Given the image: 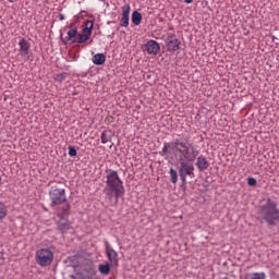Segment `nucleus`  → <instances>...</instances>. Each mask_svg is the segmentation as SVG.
Here are the masks:
<instances>
[{"mask_svg":"<svg viewBox=\"0 0 279 279\" xmlns=\"http://www.w3.org/2000/svg\"><path fill=\"white\" fill-rule=\"evenodd\" d=\"M9 3H16V0H8Z\"/></svg>","mask_w":279,"mask_h":279,"instance_id":"obj_31","label":"nucleus"},{"mask_svg":"<svg viewBox=\"0 0 279 279\" xmlns=\"http://www.w3.org/2000/svg\"><path fill=\"white\" fill-rule=\"evenodd\" d=\"M93 62L97 65V66H101V64H106V54L104 53H96L93 57Z\"/></svg>","mask_w":279,"mask_h":279,"instance_id":"obj_16","label":"nucleus"},{"mask_svg":"<svg viewBox=\"0 0 279 279\" xmlns=\"http://www.w3.org/2000/svg\"><path fill=\"white\" fill-rule=\"evenodd\" d=\"M69 156H71V158L77 156V149H75L73 146H69Z\"/></svg>","mask_w":279,"mask_h":279,"instance_id":"obj_27","label":"nucleus"},{"mask_svg":"<svg viewBox=\"0 0 279 279\" xmlns=\"http://www.w3.org/2000/svg\"><path fill=\"white\" fill-rule=\"evenodd\" d=\"M99 1H101L102 3H106V0H99Z\"/></svg>","mask_w":279,"mask_h":279,"instance_id":"obj_33","label":"nucleus"},{"mask_svg":"<svg viewBox=\"0 0 279 279\" xmlns=\"http://www.w3.org/2000/svg\"><path fill=\"white\" fill-rule=\"evenodd\" d=\"M196 167H197L198 171H206V169H208V167H210V162L204 155H201V156L196 157Z\"/></svg>","mask_w":279,"mask_h":279,"instance_id":"obj_13","label":"nucleus"},{"mask_svg":"<svg viewBox=\"0 0 279 279\" xmlns=\"http://www.w3.org/2000/svg\"><path fill=\"white\" fill-rule=\"evenodd\" d=\"M175 156L179 161L195 162L197 156H199V149L193 142H189L183 138H175L174 143Z\"/></svg>","mask_w":279,"mask_h":279,"instance_id":"obj_2","label":"nucleus"},{"mask_svg":"<svg viewBox=\"0 0 279 279\" xmlns=\"http://www.w3.org/2000/svg\"><path fill=\"white\" fill-rule=\"evenodd\" d=\"M8 217V207H5V204L0 203V219H5Z\"/></svg>","mask_w":279,"mask_h":279,"instance_id":"obj_23","label":"nucleus"},{"mask_svg":"<svg viewBox=\"0 0 279 279\" xmlns=\"http://www.w3.org/2000/svg\"><path fill=\"white\" fill-rule=\"evenodd\" d=\"M105 245H106V252L110 263H113V265H119V258H118L119 254L117 253V251L110 247V244L108 243V241H105Z\"/></svg>","mask_w":279,"mask_h":279,"instance_id":"obj_11","label":"nucleus"},{"mask_svg":"<svg viewBox=\"0 0 279 279\" xmlns=\"http://www.w3.org/2000/svg\"><path fill=\"white\" fill-rule=\"evenodd\" d=\"M77 28H71L69 32H68V36L66 37H64L63 39H62V43H63V45H69V43H71V40L73 41V40H75V38H77Z\"/></svg>","mask_w":279,"mask_h":279,"instance_id":"obj_14","label":"nucleus"},{"mask_svg":"<svg viewBox=\"0 0 279 279\" xmlns=\"http://www.w3.org/2000/svg\"><path fill=\"white\" fill-rule=\"evenodd\" d=\"M76 279H99V277H97V274L92 272L87 275H78Z\"/></svg>","mask_w":279,"mask_h":279,"instance_id":"obj_25","label":"nucleus"},{"mask_svg":"<svg viewBox=\"0 0 279 279\" xmlns=\"http://www.w3.org/2000/svg\"><path fill=\"white\" fill-rule=\"evenodd\" d=\"M247 184H248V186H256L257 181L254 179V177H248Z\"/></svg>","mask_w":279,"mask_h":279,"instance_id":"obj_28","label":"nucleus"},{"mask_svg":"<svg viewBox=\"0 0 279 279\" xmlns=\"http://www.w3.org/2000/svg\"><path fill=\"white\" fill-rule=\"evenodd\" d=\"M169 173L172 184H175L178 182V172L173 168H171Z\"/></svg>","mask_w":279,"mask_h":279,"instance_id":"obj_24","label":"nucleus"},{"mask_svg":"<svg viewBox=\"0 0 279 279\" xmlns=\"http://www.w3.org/2000/svg\"><path fill=\"white\" fill-rule=\"evenodd\" d=\"M131 21L133 25H138L143 21V14H141L138 11H133Z\"/></svg>","mask_w":279,"mask_h":279,"instance_id":"obj_18","label":"nucleus"},{"mask_svg":"<svg viewBox=\"0 0 279 279\" xmlns=\"http://www.w3.org/2000/svg\"><path fill=\"white\" fill-rule=\"evenodd\" d=\"M259 215L268 226H277L279 222L278 203L271 198H267L266 204L259 207Z\"/></svg>","mask_w":279,"mask_h":279,"instance_id":"obj_3","label":"nucleus"},{"mask_svg":"<svg viewBox=\"0 0 279 279\" xmlns=\"http://www.w3.org/2000/svg\"><path fill=\"white\" fill-rule=\"evenodd\" d=\"M146 51L149 56H158L160 53V44L154 39L148 40L146 43Z\"/></svg>","mask_w":279,"mask_h":279,"instance_id":"obj_10","label":"nucleus"},{"mask_svg":"<svg viewBox=\"0 0 279 279\" xmlns=\"http://www.w3.org/2000/svg\"><path fill=\"white\" fill-rule=\"evenodd\" d=\"M246 279H267V275L265 272H251Z\"/></svg>","mask_w":279,"mask_h":279,"instance_id":"obj_21","label":"nucleus"},{"mask_svg":"<svg viewBox=\"0 0 279 279\" xmlns=\"http://www.w3.org/2000/svg\"><path fill=\"white\" fill-rule=\"evenodd\" d=\"M165 44L168 51H172V52L178 51L180 49V45H182V43L180 41V39H178L175 34H169L165 40Z\"/></svg>","mask_w":279,"mask_h":279,"instance_id":"obj_8","label":"nucleus"},{"mask_svg":"<svg viewBox=\"0 0 279 279\" xmlns=\"http://www.w3.org/2000/svg\"><path fill=\"white\" fill-rule=\"evenodd\" d=\"M100 141L102 145H106V143H110L112 141V135H110V131L105 130L101 132Z\"/></svg>","mask_w":279,"mask_h":279,"instance_id":"obj_19","label":"nucleus"},{"mask_svg":"<svg viewBox=\"0 0 279 279\" xmlns=\"http://www.w3.org/2000/svg\"><path fill=\"white\" fill-rule=\"evenodd\" d=\"M59 20L64 21V14H59Z\"/></svg>","mask_w":279,"mask_h":279,"instance_id":"obj_30","label":"nucleus"},{"mask_svg":"<svg viewBox=\"0 0 279 279\" xmlns=\"http://www.w3.org/2000/svg\"><path fill=\"white\" fill-rule=\"evenodd\" d=\"M35 260L39 267H49L53 263V252L49 248H40L36 252Z\"/></svg>","mask_w":279,"mask_h":279,"instance_id":"obj_5","label":"nucleus"},{"mask_svg":"<svg viewBox=\"0 0 279 279\" xmlns=\"http://www.w3.org/2000/svg\"><path fill=\"white\" fill-rule=\"evenodd\" d=\"M3 263V252H0V265Z\"/></svg>","mask_w":279,"mask_h":279,"instance_id":"obj_29","label":"nucleus"},{"mask_svg":"<svg viewBox=\"0 0 279 279\" xmlns=\"http://www.w3.org/2000/svg\"><path fill=\"white\" fill-rule=\"evenodd\" d=\"M193 0H185V3H191Z\"/></svg>","mask_w":279,"mask_h":279,"instance_id":"obj_32","label":"nucleus"},{"mask_svg":"<svg viewBox=\"0 0 279 279\" xmlns=\"http://www.w3.org/2000/svg\"><path fill=\"white\" fill-rule=\"evenodd\" d=\"M179 162H180L179 175L182 182H186V177L191 179L195 178V166H193V162H189V161H179Z\"/></svg>","mask_w":279,"mask_h":279,"instance_id":"obj_7","label":"nucleus"},{"mask_svg":"<svg viewBox=\"0 0 279 279\" xmlns=\"http://www.w3.org/2000/svg\"><path fill=\"white\" fill-rule=\"evenodd\" d=\"M106 173L107 180L102 193H105V197L108 199V202H114V204H118L119 197H123V195H125V186H123V180H121L119 172L116 170L109 169L106 170Z\"/></svg>","mask_w":279,"mask_h":279,"instance_id":"obj_1","label":"nucleus"},{"mask_svg":"<svg viewBox=\"0 0 279 279\" xmlns=\"http://www.w3.org/2000/svg\"><path fill=\"white\" fill-rule=\"evenodd\" d=\"M69 215H71V204L66 203L57 208V216L60 218L58 221V230L61 234H66L72 228Z\"/></svg>","mask_w":279,"mask_h":279,"instance_id":"obj_4","label":"nucleus"},{"mask_svg":"<svg viewBox=\"0 0 279 279\" xmlns=\"http://www.w3.org/2000/svg\"><path fill=\"white\" fill-rule=\"evenodd\" d=\"M98 271L102 275V276H108V274H110V264H99L98 265Z\"/></svg>","mask_w":279,"mask_h":279,"instance_id":"obj_20","label":"nucleus"},{"mask_svg":"<svg viewBox=\"0 0 279 279\" xmlns=\"http://www.w3.org/2000/svg\"><path fill=\"white\" fill-rule=\"evenodd\" d=\"M0 184H1V177H0Z\"/></svg>","mask_w":279,"mask_h":279,"instance_id":"obj_34","label":"nucleus"},{"mask_svg":"<svg viewBox=\"0 0 279 279\" xmlns=\"http://www.w3.org/2000/svg\"><path fill=\"white\" fill-rule=\"evenodd\" d=\"M93 21H87L85 23V27L83 28V34H88V36H90L93 34Z\"/></svg>","mask_w":279,"mask_h":279,"instance_id":"obj_22","label":"nucleus"},{"mask_svg":"<svg viewBox=\"0 0 279 279\" xmlns=\"http://www.w3.org/2000/svg\"><path fill=\"white\" fill-rule=\"evenodd\" d=\"M19 47L20 56H22V58H27V56H29V48L32 47L29 41H27L25 38H22L19 41Z\"/></svg>","mask_w":279,"mask_h":279,"instance_id":"obj_12","label":"nucleus"},{"mask_svg":"<svg viewBox=\"0 0 279 279\" xmlns=\"http://www.w3.org/2000/svg\"><path fill=\"white\" fill-rule=\"evenodd\" d=\"M130 4L122 7V17L120 20V27H130Z\"/></svg>","mask_w":279,"mask_h":279,"instance_id":"obj_9","label":"nucleus"},{"mask_svg":"<svg viewBox=\"0 0 279 279\" xmlns=\"http://www.w3.org/2000/svg\"><path fill=\"white\" fill-rule=\"evenodd\" d=\"M169 149H171L175 156V140L173 142H170V143H165L163 144V148L161 150V156L167 154V151H169Z\"/></svg>","mask_w":279,"mask_h":279,"instance_id":"obj_17","label":"nucleus"},{"mask_svg":"<svg viewBox=\"0 0 279 279\" xmlns=\"http://www.w3.org/2000/svg\"><path fill=\"white\" fill-rule=\"evenodd\" d=\"M53 80L54 82H64V80H66V73L62 72L59 74H54Z\"/></svg>","mask_w":279,"mask_h":279,"instance_id":"obj_26","label":"nucleus"},{"mask_svg":"<svg viewBox=\"0 0 279 279\" xmlns=\"http://www.w3.org/2000/svg\"><path fill=\"white\" fill-rule=\"evenodd\" d=\"M89 38H90V35H88V33L78 34L77 37L72 40V43L82 45L86 43Z\"/></svg>","mask_w":279,"mask_h":279,"instance_id":"obj_15","label":"nucleus"},{"mask_svg":"<svg viewBox=\"0 0 279 279\" xmlns=\"http://www.w3.org/2000/svg\"><path fill=\"white\" fill-rule=\"evenodd\" d=\"M50 197V206L53 208V206H64L65 204H69L66 202V190L64 189H53L49 192Z\"/></svg>","mask_w":279,"mask_h":279,"instance_id":"obj_6","label":"nucleus"}]
</instances>
